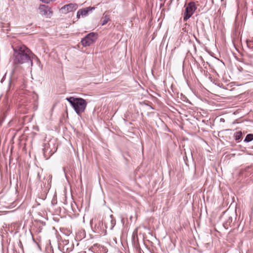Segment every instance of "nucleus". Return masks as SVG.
<instances>
[{"label":"nucleus","instance_id":"f257e3e1","mask_svg":"<svg viewBox=\"0 0 253 253\" xmlns=\"http://www.w3.org/2000/svg\"><path fill=\"white\" fill-rule=\"evenodd\" d=\"M13 63L15 68L31 60V58L33 53L24 44H20L13 46Z\"/></svg>","mask_w":253,"mask_h":253},{"label":"nucleus","instance_id":"f03ea898","mask_svg":"<svg viewBox=\"0 0 253 253\" xmlns=\"http://www.w3.org/2000/svg\"><path fill=\"white\" fill-rule=\"evenodd\" d=\"M72 106L77 114L81 116L87 106V102L82 98L74 97H67L66 99Z\"/></svg>","mask_w":253,"mask_h":253},{"label":"nucleus","instance_id":"7ed1b4c3","mask_svg":"<svg viewBox=\"0 0 253 253\" xmlns=\"http://www.w3.org/2000/svg\"><path fill=\"white\" fill-rule=\"evenodd\" d=\"M97 39V35L91 32L88 34L81 40V43L84 47L89 46L94 43Z\"/></svg>","mask_w":253,"mask_h":253},{"label":"nucleus","instance_id":"20e7f679","mask_svg":"<svg viewBox=\"0 0 253 253\" xmlns=\"http://www.w3.org/2000/svg\"><path fill=\"white\" fill-rule=\"evenodd\" d=\"M195 3L193 1L189 2L185 8L184 12V17L183 18L184 21H186L193 14L194 12L196 10Z\"/></svg>","mask_w":253,"mask_h":253},{"label":"nucleus","instance_id":"39448f33","mask_svg":"<svg viewBox=\"0 0 253 253\" xmlns=\"http://www.w3.org/2000/svg\"><path fill=\"white\" fill-rule=\"evenodd\" d=\"M39 13L45 17H49L52 14L50 8L46 5L41 4L38 8Z\"/></svg>","mask_w":253,"mask_h":253},{"label":"nucleus","instance_id":"423d86ee","mask_svg":"<svg viewBox=\"0 0 253 253\" xmlns=\"http://www.w3.org/2000/svg\"><path fill=\"white\" fill-rule=\"evenodd\" d=\"M94 7L89 6L79 9L77 13V17L79 19L81 17H85L87 16L89 12L94 9Z\"/></svg>","mask_w":253,"mask_h":253},{"label":"nucleus","instance_id":"0eeeda50","mask_svg":"<svg viewBox=\"0 0 253 253\" xmlns=\"http://www.w3.org/2000/svg\"><path fill=\"white\" fill-rule=\"evenodd\" d=\"M78 8V5L76 3H70L64 5V13L72 12L76 10Z\"/></svg>","mask_w":253,"mask_h":253},{"label":"nucleus","instance_id":"6e6552de","mask_svg":"<svg viewBox=\"0 0 253 253\" xmlns=\"http://www.w3.org/2000/svg\"><path fill=\"white\" fill-rule=\"evenodd\" d=\"M232 222V217L231 216H228L226 219V220L223 223V225L225 229H228L230 226L231 223Z\"/></svg>","mask_w":253,"mask_h":253},{"label":"nucleus","instance_id":"1a4fd4ad","mask_svg":"<svg viewBox=\"0 0 253 253\" xmlns=\"http://www.w3.org/2000/svg\"><path fill=\"white\" fill-rule=\"evenodd\" d=\"M234 139L236 140H239L242 139V132L241 131L236 132L234 134Z\"/></svg>","mask_w":253,"mask_h":253},{"label":"nucleus","instance_id":"9d476101","mask_svg":"<svg viewBox=\"0 0 253 253\" xmlns=\"http://www.w3.org/2000/svg\"><path fill=\"white\" fill-rule=\"evenodd\" d=\"M253 140V134H249L247 135L244 141L246 142H249Z\"/></svg>","mask_w":253,"mask_h":253},{"label":"nucleus","instance_id":"9b49d317","mask_svg":"<svg viewBox=\"0 0 253 253\" xmlns=\"http://www.w3.org/2000/svg\"><path fill=\"white\" fill-rule=\"evenodd\" d=\"M109 20H110V19H109V16L105 15L103 18V20L102 22V25H104L106 24H107L108 23V22L109 21Z\"/></svg>","mask_w":253,"mask_h":253},{"label":"nucleus","instance_id":"f8f14e48","mask_svg":"<svg viewBox=\"0 0 253 253\" xmlns=\"http://www.w3.org/2000/svg\"><path fill=\"white\" fill-rule=\"evenodd\" d=\"M247 42L248 46L249 48L253 49V38L251 40L247 41Z\"/></svg>","mask_w":253,"mask_h":253},{"label":"nucleus","instance_id":"ddd939ff","mask_svg":"<svg viewBox=\"0 0 253 253\" xmlns=\"http://www.w3.org/2000/svg\"><path fill=\"white\" fill-rule=\"evenodd\" d=\"M72 233V231L71 229H64V234L67 236H69L70 234Z\"/></svg>","mask_w":253,"mask_h":253},{"label":"nucleus","instance_id":"4468645a","mask_svg":"<svg viewBox=\"0 0 253 253\" xmlns=\"http://www.w3.org/2000/svg\"><path fill=\"white\" fill-rule=\"evenodd\" d=\"M111 224H112V226H111V229H112L115 226V223H116V221L115 219H112L111 220Z\"/></svg>","mask_w":253,"mask_h":253},{"label":"nucleus","instance_id":"2eb2a0df","mask_svg":"<svg viewBox=\"0 0 253 253\" xmlns=\"http://www.w3.org/2000/svg\"><path fill=\"white\" fill-rule=\"evenodd\" d=\"M64 245L68 244L69 243L68 240L64 239Z\"/></svg>","mask_w":253,"mask_h":253}]
</instances>
